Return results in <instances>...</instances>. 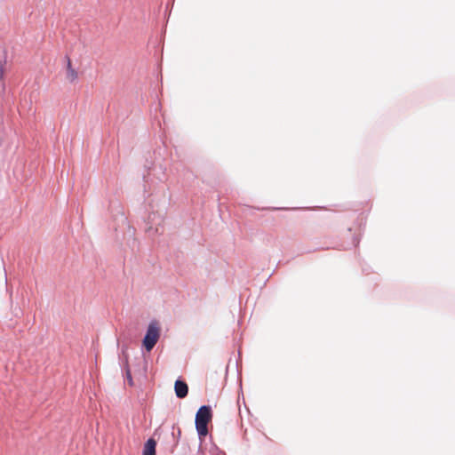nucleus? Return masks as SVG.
<instances>
[{
  "label": "nucleus",
  "instance_id": "f257e3e1",
  "mask_svg": "<svg viewBox=\"0 0 455 455\" xmlns=\"http://www.w3.org/2000/svg\"><path fill=\"white\" fill-rule=\"evenodd\" d=\"M161 331L162 328L159 322L154 320L148 323L145 336L142 339V347L148 353L151 352V350L158 342L161 336Z\"/></svg>",
  "mask_w": 455,
  "mask_h": 455
},
{
  "label": "nucleus",
  "instance_id": "f03ea898",
  "mask_svg": "<svg viewBox=\"0 0 455 455\" xmlns=\"http://www.w3.org/2000/svg\"><path fill=\"white\" fill-rule=\"evenodd\" d=\"M211 419V407L205 405L200 407L196 415V427L201 441L208 435L207 426Z\"/></svg>",
  "mask_w": 455,
  "mask_h": 455
},
{
  "label": "nucleus",
  "instance_id": "7ed1b4c3",
  "mask_svg": "<svg viewBox=\"0 0 455 455\" xmlns=\"http://www.w3.org/2000/svg\"><path fill=\"white\" fill-rule=\"evenodd\" d=\"M156 442L153 438H149L144 444L142 455H156Z\"/></svg>",
  "mask_w": 455,
  "mask_h": 455
},
{
  "label": "nucleus",
  "instance_id": "20e7f679",
  "mask_svg": "<svg viewBox=\"0 0 455 455\" xmlns=\"http://www.w3.org/2000/svg\"><path fill=\"white\" fill-rule=\"evenodd\" d=\"M175 393L179 398H184L188 395V386L185 382L177 380L175 382Z\"/></svg>",
  "mask_w": 455,
  "mask_h": 455
},
{
  "label": "nucleus",
  "instance_id": "39448f33",
  "mask_svg": "<svg viewBox=\"0 0 455 455\" xmlns=\"http://www.w3.org/2000/svg\"><path fill=\"white\" fill-rule=\"evenodd\" d=\"M66 77L69 82H74L77 78V72L73 68L71 60L68 58L67 59Z\"/></svg>",
  "mask_w": 455,
  "mask_h": 455
},
{
  "label": "nucleus",
  "instance_id": "423d86ee",
  "mask_svg": "<svg viewBox=\"0 0 455 455\" xmlns=\"http://www.w3.org/2000/svg\"><path fill=\"white\" fill-rule=\"evenodd\" d=\"M162 221V218L160 216H156V215H150L148 217V232H151V233H157L158 232V228H153V224H156V225H159Z\"/></svg>",
  "mask_w": 455,
  "mask_h": 455
}]
</instances>
